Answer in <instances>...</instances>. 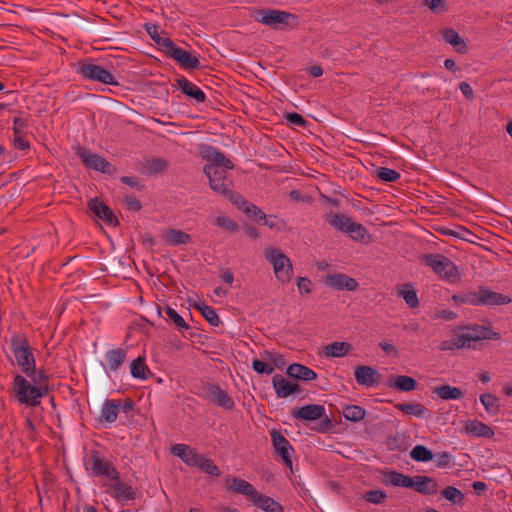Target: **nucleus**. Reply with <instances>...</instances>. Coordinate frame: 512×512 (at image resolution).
Returning a JSON list of instances; mask_svg holds the SVG:
<instances>
[{
  "mask_svg": "<svg viewBox=\"0 0 512 512\" xmlns=\"http://www.w3.org/2000/svg\"><path fill=\"white\" fill-rule=\"evenodd\" d=\"M13 392L21 404L36 407L40 405L41 398L47 394L48 388L35 386L24 376L17 374L13 380Z\"/></svg>",
  "mask_w": 512,
  "mask_h": 512,
  "instance_id": "nucleus-1",
  "label": "nucleus"
},
{
  "mask_svg": "<svg viewBox=\"0 0 512 512\" xmlns=\"http://www.w3.org/2000/svg\"><path fill=\"white\" fill-rule=\"evenodd\" d=\"M10 348L21 372L28 373L35 366V358L27 337L20 333L12 334Z\"/></svg>",
  "mask_w": 512,
  "mask_h": 512,
  "instance_id": "nucleus-2",
  "label": "nucleus"
},
{
  "mask_svg": "<svg viewBox=\"0 0 512 512\" xmlns=\"http://www.w3.org/2000/svg\"><path fill=\"white\" fill-rule=\"evenodd\" d=\"M265 259L273 266L276 279L288 283L293 276L292 262L279 248L267 247L264 250Z\"/></svg>",
  "mask_w": 512,
  "mask_h": 512,
  "instance_id": "nucleus-3",
  "label": "nucleus"
},
{
  "mask_svg": "<svg viewBox=\"0 0 512 512\" xmlns=\"http://www.w3.org/2000/svg\"><path fill=\"white\" fill-rule=\"evenodd\" d=\"M422 261L442 279L453 282L460 277L458 267L455 263L442 254H424L422 256Z\"/></svg>",
  "mask_w": 512,
  "mask_h": 512,
  "instance_id": "nucleus-4",
  "label": "nucleus"
},
{
  "mask_svg": "<svg viewBox=\"0 0 512 512\" xmlns=\"http://www.w3.org/2000/svg\"><path fill=\"white\" fill-rule=\"evenodd\" d=\"M203 171L209 180L210 188L216 193L224 195L230 202L231 195L240 194L232 190L233 180L229 175L228 170H215L213 167L204 166Z\"/></svg>",
  "mask_w": 512,
  "mask_h": 512,
  "instance_id": "nucleus-5",
  "label": "nucleus"
},
{
  "mask_svg": "<svg viewBox=\"0 0 512 512\" xmlns=\"http://www.w3.org/2000/svg\"><path fill=\"white\" fill-rule=\"evenodd\" d=\"M255 18L258 22L275 29L297 24L296 15L275 9H259L256 11Z\"/></svg>",
  "mask_w": 512,
  "mask_h": 512,
  "instance_id": "nucleus-6",
  "label": "nucleus"
},
{
  "mask_svg": "<svg viewBox=\"0 0 512 512\" xmlns=\"http://www.w3.org/2000/svg\"><path fill=\"white\" fill-rule=\"evenodd\" d=\"M77 73L85 80L99 82L105 85L118 86V81L104 67L89 61H81L78 64Z\"/></svg>",
  "mask_w": 512,
  "mask_h": 512,
  "instance_id": "nucleus-7",
  "label": "nucleus"
},
{
  "mask_svg": "<svg viewBox=\"0 0 512 512\" xmlns=\"http://www.w3.org/2000/svg\"><path fill=\"white\" fill-rule=\"evenodd\" d=\"M292 416L299 420L314 421L322 419L317 431L327 432L332 427L331 420L325 415V408L319 404H308L292 410Z\"/></svg>",
  "mask_w": 512,
  "mask_h": 512,
  "instance_id": "nucleus-8",
  "label": "nucleus"
},
{
  "mask_svg": "<svg viewBox=\"0 0 512 512\" xmlns=\"http://www.w3.org/2000/svg\"><path fill=\"white\" fill-rule=\"evenodd\" d=\"M198 395L206 401L215 403L226 410H233L235 402L219 385L208 382L202 383Z\"/></svg>",
  "mask_w": 512,
  "mask_h": 512,
  "instance_id": "nucleus-9",
  "label": "nucleus"
},
{
  "mask_svg": "<svg viewBox=\"0 0 512 512\" xmlns=\"http://www.w3.org/2000/svg\"><path fill=\"white\" fill-rule=\"evenodd\" d=\"M77 155L81 159L83 165L87 168L99 171L104 174L113 175L116 172V167L107 161L104 157L92 153L86 148L79 147Z\"/></svg>",
  "mask_w": 512,
  "mask_h": 512,
  "instance_id": "nucleus-10",
  "label": "nucleus"
},
{
  "mask_svg": "<svg viewBox=\"0 0 512 512\" xmlns=\"http://www.w3.org/2000/svg\"><path fill=\"white\" fill-rule=\"evenodd\" d=\"M165 46L169 48L166 55L172 58L184 69H197L200 66V61L197 56L192 55L189 51L178 47L173 41L165 42Z\"/></svg>",
  "mask_w": 512,
  "mask_h": 512,
  "instance_id": "nucleus-11",
  "label": "nucleus"
},
{
  "mask_svg": "<svg viewBox=\"0 0 512 512\" xmlns=\"http://www.w3.org/2000/svg\"><path fill=\"white\" fill-rule=\"evenodd\" d=\"M270 436L275 454L280 456L285 466L292 470L291 452L294 451L292 445L281 432L276 429L270 431Z\"/></svg>",
  "mask_w": 512,
  "mask_h": 512,
  "instance_id": "nucleus-12",
  "label": "nucleus"
},
{
  "mask_svg": "<svg viewBox=\"0 0 512 512\" xmlns=\"http://www.w3.org/2000/svg\"><path fill=\"white\" fill-rule=\"evenodd\" d=\"M91 472L95 476H105L111 480L119 479V472L114 467L112 462L101 457L97 451H94L90 456Z\"/></svg>",
  "mask_w": 512,
  "mask_h": 512,
  "instance_id": "nucleus-13",
  "label": "nucleus"
},
{
  "mask_svg": "<svg viewBox=\"0 0 512 512\" xmlns=\"http://www.w3.org/2000/svg\"><path fill=\"white\" fill-rule=\"evenodd\" d=\"M87 206L95 217L103 221L105 224L109 226L118 225V219L114 215L113 211L98 197L90 199Z\"/></svg>",
  "mask_w": 512,
  "mask_h": 512,
  "instance_id": "nucleus-14",
  "label": "nucleus"
},
{
  "mask_svg": "<svg viewBox=\"0 0 512 512\" xmlns=\"http://www.w3.org/2000/svg\"><path fill=\"white\" fill-rule=\"evenodd\" d=\"M231 203L257 223H262L266 218V214L258 206L246 200L241 194L231 195Z\"/></svg>",
  "mask_w": 512,
  "mask_h": 512,
  "instance_id": "nucleus-15",
  "label": "nucleus"
},
{
  "mask_svg": "<svg viewBox=\"0 0 512 512\" xmlns=\"http://www.w3.org/2000/svg\"><path fill=\"white\" fill-rule=\"evenodd\" d=\"M325 284L333 290H347L354 291L358 287V282L343 273L330 274L325 277Z\"/></svg>",
  "mask_w": 512,
  "mask_h": 512,
  "instance_id": "nucleus-16",
  "label": "nucleus"
},
{
  "mask_svg": "<svg viewBox=\"0 0 512 512\" xmlns=\"http://www.w3.org/2000/svg\"><path fill=\"white\" fill-rule=\"evenodd\" d=\"M204 153V157L210 161L205 166L213 167L215 170H232L234 168L233 162L216 148L207 146Z\"/></svg>",
  "mask_w": 512,
  "mask_h": 512,
  "instance_id": "nucleus-17",
  "label": "nucleus"
},
{
  "mask_svg": "<svg viewBox=\"0 0 512 512\" xmlns=\"http://www.w3.org/2000/svg\"><path fill=\"white\" fill-rule=\"evenodd\" d=\"M461 331L458 327L454 330V336L450 340L442 341L439 345V349L441 351L455 350L461 348H471V343L473 342V338L469 334L466 333H458Z\"/></svg>",
  "mask_w": 512,
  "mask_h": 512,
  "instance_id": "nucleus-18",
  "label": "nucleus"
},
{
  "mask_svg": "<svg viewBox=\"0 0 512 512\" xmlns=\"http://www.w3.org/2000/svg\"><path fill=\"white\" fill-rule=\"evenodd\" d=\"M272 384L279 398H287L293 393L301 392V387L298 383L291 382L279 374L273 376Z\"/></svg>",
  "mask_w": 512,
  "mask_h": 512,
  "instance_id": "nucleus-19",
  "label": "nucleus"
},
{
  "mask_svg": "<svg viewBox=\"0 0 512 512\" xmlns=\"http://www.w3.org/2000/svg\"><path fill=\"white\" fill-rule=\"evenodd\" d=\"M480 306H501L509 304L512 299L498 292L491 291L485 287H479Z\"/></svg>",
  "mask_w": 512,
  "mask_h": 512,
  "instance_id": "nucleus-20",
  "label": "nucleus"
},
{
  "mask_svg": "<svg viewBox=\"0 0 512 512\" xmlns=\"http://www.w3.org/2000/svg\"><path fill=\"white\" fill-rule=\"evenodd\" d=\"M354 376L359 385L371 387L377 384L381 378L379 372L371 366H358Z\"/></svg>",
  "mask_w": 512,
  "mask_h": 512,
  "instance_id": "nucleus-21",
  "label": "nucleus"
},
{
  "mask_svg": "<svg viewBox=\"0 0 512 512\" xmlns=\"http://www.w3.org/2000/svg\"><path fill=\"white\" fill-rule=\"evenodd\" d=\"M225 485L228 490L250 497L251 500L258 492L252 484L238 477H227L225 480Z\"/></svg>",
  "mask_w": 512,
  "mask_h": 512,
  "instance_id": "nucleus-22",
  "label": "nucleus"
},
{
  "mask_svg": "<svg viewBox=\"0 0 512 512\" xmlns=\"http://www.w3.org/2000/svg\"><path fill=\"white\" fill-rule=\"evenodd\" d=\"M171 453L180 458L186 465L195 467L200 456L195 449L186 444H175L171 447Z\"/></svg>",
  "mask_w": 512,
  "mask_h": 512,
  "instance_id": "nucleus-23",
  "label": "nucleus"
},
{
  "mask_svg": "<svg viewBox=\"0 0 512 512\" xmlns=\"http://www.w3.org/2000/svg\"><path fill=\"white\" fill-rule=\"evenodd\" d=\"M177 86L180 88L183 94L193 98L198 103H203L206 100L205 93L194 83L187 80L185 77L176 79Z\"/></svg>",
  "mask_w": 512,
  "mask_h": 512,
  "instance_id": "nucleus-24",
  "label": "nucleus"
},
{
  "mask_svg": "<svg viewBox=\"0 0 512 512\" xmlns=\"http://www.w3.org/2000/svg\"><path fill=\"white\" fill-rule=\"evenodd\" d=\"M413 486L411 487L415 491L424 495H433L438 491V485L436 481L428 476H414L412 478Z\"/></svg>",
  "mask_w": 512,
  "mask_h": 512,
  "instance_id": "nucleus-25",
  "label": "nucleus"
},
{
  "mask_svg": "<svg viewBox=\"0 0 512 512\" xmlns=\"http://www.w3.org/2000/svg\"><path fill=\"white\" fill-rule=\"evenodd\" d=\"M460 330H467L471 337L473 338V342H477L484 339H493L498 340L500 339V334L497 332H494L491 328L481 325H475L472 327L466 326V327H458Z\"/></svg>",
  "mask_w": 512,
  "mask_h": 512,
  "instance_id": "nucleus-26",
  "label": "nucleus"
},
{
  "mask_svg": "<svg viewBox=\"0 0 512 512\" xmlns=\"http://www.w3.org/2000/svg\"><path fill=\"white\" fill-rule=\"evenodd\" d=\"M442 37L448 44L452 45L456 52L465 54L468 51V46L465 40L453 28H446L442 30Z\"/></svg>",
  "mask_w": 512,
  "mask_h": 512,
  "instance_id": "nucleus-27",
  "label": "nucleus"
},
{
  "mask_svg": "<svg viewBox=\"0 0 512 512\" xmlns=\"http://www.w3.org/2000/svg\"><path fill=\"white\" fill-rule=\"evenodd\" d=\"M432 394L442 400H460L464 397V392L449 384H442L432 388Z\"/></svg>",
  "mask_w": 512,
  "mask_h": 512,
  "instance_id": "nucleus-28",
  "label": "nucleus"
},
{
  "mask_svg": "<svg viewBox=\"0 0 512 512\" xmlns=\"http://www.w3.org/2000/svg\"><path fill=\"white\" fill-rule=\"evenodd\" d=\"M286 373L291 378L302 381H311L317 378V374L315 371L299 363H293L289 365L286 370Z\"/></svg>",
  "mask_w": 512,
  "mask_h": 512,
  "instance_id": "nucleus-29",
  "label": "nucleus"
},
{
  "mask_svg": "<svg viewBox=\"0 0 512 512\" xmlns=\"http://www.w3.org/2000/svg\"><path fill=\"white\" fill-rule=\"evenodd\" d=\"M466 433L475 437L491 438L494 436L493 429L479 420H469L465 424Z\"/></svg>",
  "mask_w": 512,
  "mask_h": 512,
  "instance_id": "nucleus-30",
  "label": "nucleus"
},
{
  "mask_svg": "<svg viewBox=\"0 0 512 512\" xmlns=\"http://www.w3.org/2000/svg\"><path fill=\"white\" fill-rule=\"evenodd\" d=\"M352 349V345L348 342L335 341L323 348L322 355L327 358H339L348 354Z\"/></svg>",
  "mask_w": 512,
  "mask_h": 512,
  "instance_id": "nucleus-31",
  "label": "nucleus"
},
{
  "mask_svg": "<svg viewBox=\"0 0 512 512\" xmlns=\"http://www.w3.org/2000/svg\"><path fill=\"white\" fill-rule=\"evenodd\" d=\"M252 501L255 506L265 512H283V507L280 503L260 492H257L256 495H254Z\"/></svg>",
  "mask_w": 512,
  "mask_h": 512,
  "instance_id": "nucleus-32",
  "label": "nucleus"
},
{
  "mask_svg": "<svg viewBox=\"0 0 512 512\" xmlns=\"http://www.w3.org/2000/svg\"><path fill=\"white\" fill-rule=\"evenodd\" d=\"M324 220L335 230L346 233V227L352 222V219L341 213L326 212Z\"/></svg>",
  "mask_w": 512,
  "mask_h": 512,
  "instance_id": "nucleus-33",
  "label": "nucleus"
},
{
  "mask_svg": "<svg viewBox=\"0 0 512 512\" xmlns=\"http://www.w3.org/2000/svg\"><path fill=\"white\" fill-rule=\"evenodd\" d=\"M398 296L403 298L410 308L419 306L417 291L412 283H404L397 287Z\"/></svg>",
  "mask_w": 512,
  "mask_h": 512,
  "instance_id": "nucleus-34",
  "label": "nucleus"
},
{
  "mask_svg": "<svg viewBox=\"0 0 512 512\" xmlns=\"http://www.w3.org/2000/svg\"><path fill=\"white\" fill-rule=\"evenodd\" d=\"M105 359L110 371H117L125 362L126 351L122 348L111 349L106 352Z\"/></svg>",
  "mask_w": 512,
  "mask_h": 512,
  "instance_id": "nucleus-35",
  "label": "nucleus"
},
{
  "mask_svg": "<svg viewBox=\"0 0 512 512\" xmlns=\"http://www.w3.org/2000/svg\"><path fill=\"white\" fill-rule=\"evenodd\" d=\"M410 437L404 432H397L395 435L388 437L387 447L390 451L404 452L409 448Z\"/></svg>",
  "mask_w": 512,
  "mask_h": 512,
  "instance_id": "nucleus-36",
  "label": "nucleus"
},
{
  "mask_svg": "<svg viewBox=\"0 0 512 512\" xmlns=\"http://www.w3.org/2000/svg\"><path fill=\"white\" fill-rule=\"evenodd\" d=\"M386 483L395 487L411 488L413 486L412 478L398 471H389L386 473Z\"/></svg>",
  "mask_w": 512,
  "mask_h": 512,
  "instance_id": "nucleus-37",
  "label": "nucleus"
},
{
  "mask_svg": "<svg viewBox=\"0 0 512 512\" xmlns=\"http://www.w3.org/2000/svg\"><path fill=\"white\" fill-rule=\"evenodd\" d=\"M120 408V401L107 399L101 410V418L105 422L112 423L116 421Z\"/></svg>",
  "mask_w": 512,
  "mask_h": 512,
  "instance_id": "nucleus-38",
  "label": "nucleus"
},
{
  "mask_svg": "<svg viewBox=\"0 0 512 512\" xmlns=\"http://www.w3.org/2000/svg\"><path fill=\"white\" fill-rule=\"evenodd\" d=\"M165 242L169 245H181V244H187L191 241V236L178 229H168L164 233Z\"/></svg>",
  "mask_w": 512,
  "mask_h": 512,
  "instance_id": "nucleus-39",
  "label": "nucleus"
},
{
  "mask_svg": "<svg viewBox=\"0 0 512 512\" xmlns=\"http://www.w3.org/2000/svg\"><path fill=\"white\" fill-rule=\"evenodd\" d=\"M168 168V161L163 158L154 157L146 160L143 164L144 173L155 175L164 172Z\"/></svg>",
  "mask_w": 512,
  "mask_h": 512,
  "instance_id": "nucleus-40",
  "label": "nucleus"
},
{
  "mask_svg": "<svg viewBox=\"0 0 512 512\" xmlns=\"http://www.w3.org/2000/svg\"><path fill=\"white\" fill-rule=\"evenodd\" d=\"M116 482L111 486L114 491V497L118 500H134L136 495L133 491V488L121 482L119 479L115 480Z\"/></svg>",
  "mask_w": 512,
  "mask_h": 512,
  "instance_id": "nucleus-41",
  "label": "nucleus"
},
{
  "mask_svg": "<svg viewBox=\"0 0 512 512\" xmlns=\"http://www.w3.org/2000/svg\"><path fill=\"white\" fill-rule=\"evenodd\" d=\"M395 408L404 414L414 415L418 418H422L425 416V413L428 411L422 404L420 403H398L395 405Z\"/></svg>",
  "mask_w": 512,
  "mask_h": 512,
  "instance_id": "nucleus-42",
  "label": "nucleus"
},
{
  "mask_svg": "<svg viewBox=\"0 0 512 512\" xmlns=\"http://www.w3.org/2000/svg\"><path fill=\"white\" fill-rule=\"evenodd\" d=\"M479 299H480L479 290L478 291L461 292L458 294H454L452 296V300L456 304H469L472 306H480Z\"/></svg>",
  "mask_w": 512,
  "mask_h": 512,
  "instance_id": "nucleus-43",
  "label": "nucleus"
},
{
  "mask_svg": "<svg viewBox=\"0 0 512 512\" xmlns=\"http://www.w3.org/2000/svg\"><path fill=\"white\" fill-rule=\"evenodd\" d=\"M480 402L485 407L487 413L491 416H495L500 411L499 399L490 393H484L480 395Z\"/></svg>",
  "mask_w": 512,
  "mask_h": 512,
  "instance_id": "nucleus-44",
  "label": "nucleus"
},
{
  "mask_svg": "<svg viewBox=\"0 0 512 512\" xmlns=\"http://www.w3.org/2000/svg\"><path fill=\"white\" fill-rule=\"evenodd\" d=\"M390 386L399 391L410 392L416 388L417 382L410 376L399 375L394 378V381L390 384Z\"/></svg>",
  "mask_w": 512,
  "mask_h": 512,
  "instance_id": "nucleus-45",
  "label": "nucleus"
},
{
  "mask_svg": "<svg viewBox=\"0 0 512 512\" xmlns=\"http://www.w3.org/2000/svg\"><path fill=\"white\" fill-rule=\"evenodd\" d=\"M130 372H131L132 377H134V378L143 379V380L147 379L148 378L147 373H149L150 371L145 363V358L138 357V358L134 359L131 362Z\"/></svg>",
  "mask_w": 512,
  "mask_h": 512,
  "instance_id": "nucleus-46",
  "label": "nucleus"
},
{
  "mask_svg": "<svg viewBox=\"0 0 512 512\" xmlns=\"http://www.w3.org/2000/svg\"><path fill=\"white\" fill-rule=\"evenodd\" d=\"M343 417L352 422H358L364 419L366 411L358 405H345L342 409Z\"/></svg>",
  "mask_w": 512,
  "mask_h": 512,
  "instance_id": "nucleus-47",
  "label": "nucleus"
},
{
  "mask_svg": "<svg viewBox=\"0 0 512 512\" xmlns=\"http://www.w3.org/2000/svg\"><path fill=\"white\" fill-rule=\"evenodd\" d=\"M194 308L201 312L202 316L206 319V321L212 326H219L220 318L217 315L215 309L210 307L204 303L195 304Z\"/></svg>",
  "mask_w": 512,
  "mask_h": 512,
  "instance_id": "nucleus-48",
  "label": "nucleus"
},
{
  "mask_svg": "<svg viewBox=\"0 0 512 512\" xmlns=\"http://www.w3.org/2000/svg\"><path fill=\"white\" fill-rule=\"evenodd\" d=\"M410 457L416 462H429L433 460V452L424 445H416L410 452Z\"/></svg>",
  "mask_w": 512,
  "mask_h": 512,
  "instance_id": "nucleus-49",
  "label": "nucleus"
},
{
  "mask_svg": "<svg viewBox=\"0 0 512 512\" xmlns=\"http://www.w3.org/2000/svg\"><path fill=\"white\" fill-rule=\"evenodd\" d=\"M346 233L349 237L358 242H364L368 235V231L362 224L351 222L349 227H346Z\"/></svg>",
  "mask_w": 512,
  "mask_h": 512,
  "instance_id": "nucleus-50",
  "label": "nucleus"
},
{
  "mask_svg": "<svg viewBox=\"0 0 512 512\" xmlns=\"http://www.w3.org/2000/svg\"><path fill=\"white\" fill-rule=\"evenodd\" d=\"M26 376H28L32 383L35 386H41L42 388H48V380L49 376L46 374L44 370H38L36 369V366L29 369L28 373H24Z\"/></svg>",
  "mask_w": 512,
  "mask_h": 512,
  "instance_id": "nucleus-51",
  "label": "nucleus"
},
{
  "mask_svg": "<svg viewBox=\"0 0 512 512\" xmlns=\"http://www.w3.org/2000/svg\"><path fill=\"white\" fill-rule=\"evenodd\" d=\"M195 467H198L200 470L211 476H220L221 474L218 466L214 464L211 459L205 457L202 454H200Z\"/></svg>",
  "mask_w": 512,
  "mask_h": 512,
  "instance_id": "nucleus-52",
  "label": "nucleus"
},
{
  "mask_svg": "<svg viewBox=\"0 0 512 512\" xmlns=\"http://www.w3.org/2000/svg\"><path fill=\"white\" fill-rule=\"evenodd\" d=\"M146 31L152 38V40L163 50V52L167 55L169 52V48L165 46L167 41H173L169 37L161 36L158 33V26L156 25H146Z\"/></svg>",
  "mask_w": 512,
  "mask_h": 512,
  "instance_id": "nucleus-53",
  "label": "nucleus"
},
{
  "mask_svg": "<svg viewBox=\"0 0 512 512\" xmlns=\"http://www.w3.org/2000/svg\"><path fill=\"white\" fill-rule=\"evenodd\" d=\"M164 313L167 317V320L171 321L178 330L189 329V325L186 323L183 317L179 315L177 311L172 307L166 306L164 308Z\"/></svg>",
  "mask_w": 512,
  "mask_h": 512,
  "instance_id": "nucleus-54",
  "label": "nucleus"
},
{
  "mask_svg": "<svg viewBox=\"0 0 512 512\" xmlns=\"http://www.w3.org/2000/svg\"><path fill=\"white\" fill-rule=\"evenodd\" d=\"M375 175L378 179L384 182H396L401 177L399 172L387 167H379L376 170Z\"/></svg>",
  "mask_w": 512,
  "mask_h": 512,
  "instance_id": "nucleus-55",
  "label": "nucleus"
},
{
  "mask_svg": "<svg viewBox=\"0 0 512 512\" xmlns=\"http://www.w3.org/2000/svg\"><path fill=\"white\" fill-rule=\"evenodd\" d=\"M442 496L451 501L453 504L461 503L464 499V494L453 486H447L441 492Z\"/></svg>",
  "mask_w": 512,
  "mask_h": 512,
  "instance_id": "nucleus-56",
  "label": "nucleus"
},
{
  "mask_svg": "<svg viewBox=\"0 0 512 512\" xmlns=\"http://www.w3.org/2000/svg\"><path fill=\"white\" fill-rule=\"evenodd\" d=\"M214 224L218 227H221L227 231L236 232L239 229L238 224L229 218L228 216H218L216 217Z\"/></svg>",
  "mask_w": 512,
  "mask_h": 512,
  "instance_id": "nucleus-57",
  "label": "nucleus"
},
{
  "mask_svg": "<svg viewBox=\"0 0 512 512\" xmlns=\"http://www.w3.org/2000/svg\"><path fill=\"white\" fill-rule=\"evenodd\" d=\"M364 500L372 504H381L387 498V494L382 490L367 491L363 495Z\"/></svg>",
  "mask_w": 512,
  "mask_h": 512,
  "instance_id": "nucleus-58",
  "label": "nucleus"
},
{
  "mask_svg": "<svg viewBox=\"0 0 512 512\" xmlns=\"http://www.w3.org/2000/svg\"><path fill=\"white\" fill-rule=\"evenodd\" d=\"M262 224L266 225L270 229L283 231L286 228V222L282 219H278L275 215H266V218L263 219Z\"/></svg>",
  "mask_w": 512,
  "mask_h": 512,
  "instance_id": "nucleus-59",
  "label": "nucleus"
},
{
  "mask_svg": "<svg viewBox=\"0 0 512 512\" xmlns=\"http://www.w3.org/2000/svg\"><path fill=\"white\" fill-rule=\"evenodd\" d=\"M435 464L438 468L451 467L453 463V456L449 452H441L435 455Z\"/></svg>",
  "mask_w": 512,
  "mask_h": 512,
  "instance_id": "nucleus-60",
  "label": "nucleus"
},
{
  "mask_svg": "<svg viewBox=\"0 0 512 512\" xmlns=\"http://www.w3.org/2000/svg\"><path fill=\"white\" fill-rule=\"evenodd\" d=\"M252 368L259 374H271L273 371H274V368L259 360V359H254L253 362H252Z\"/></svg>",
  "mask_w": 512,
  "mask_h": 512,
  "instance_id": "nucleus-61",
  "label": "nucleus"
},
{
  "mask_svg": "<svg viewBox=\"0 0 512 512\" xmlns=\"http://www.w3.org/2000/svg\"><path fill=\"white\" fill-rule=\"evenodd\" d=\"M124 201L128 210L140 211L142 209L141 202L134 195H127Z\"/></svg>",
  "mask_w": 512,
  "mask_h": 512,
  "instance_id": "nucleus-62",
  "label": "nucleus"
},
{
  "mask_svg": "<svg viewBox=\"0 0 512 512\" xmlns=\"http://www.w3.org/2000/svg\"><path fill=\"white\" fill-rule=\"evenodd\" d=\"M285 118L290 124L298 127H303L306 124V120L296 112L287 113Z\"/></svg>",
  "mask_w": 512,
  "mask_h": 512,
  "instance_id": "nucleus-63",
  "label": "nucleus"
},
{
  "mask_svg": "<svg viewBox=\"0 0 512 512\" xmlns=\"http://www.w3.org/2000/svg\"><path fill=\"white\" fill-rule=\"evenodd\" d=\"M297 286L300 294H309L311 292L312 282L307 277H299Z\"/></svg>",
  "mask_w": 512,
  "mask_h": 512,
  "instance_id": "nucleus-64",
  "label": "nucleus"
}]
</instances>
